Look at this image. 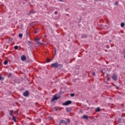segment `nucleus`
<instances>
[{"label": "nucleus", "instance_id": "nucleus-14", "mask_svg": "<svg viewBox=\"0 0 125 125\" xmlns=\"http://www.w3.org/2000/svg\"><path fill=\"white\" fill-rule=\"evenodd\" d=\"M100 111V108L99 107H97L96 109V112H99Z\"/></svg>", "mask_w": 125, "mask_h": 125}, {"label": "nucleus", "instance_id": "nucleus-25", "mask_svg": "<svg viewBox=\"0 0 125 125\" xmlns=\"http://www.w3.org/2000/svg\"><path fill=\"white\" fill-rule=\"evenodd\" d=\"M28 44H31V42L28 41Z\"/></svg>", "mask_w": 125, "mask_h": 125}, {"label": "nucleus", "instance_id": "nucleus-5", "mask_svg": "<svg viewBox=\"0 0 125 125\" xmlns=\"http://www.w3.org/2000/svg\"><path fill=\"white\" fill-rule=\"evenodd\" d=\"M21 61H25V60L27 59V57H26V56L24 55H23L21 57Z\"/></svg>", "mask_w": 125, "mask_h": 125}, {"label": "nucleus", "instance_id": "nucleus-18", "mask_svg": "<svg viewBox=\"0 0 125 125\" xmlns=\"http://www.w3.org/2000/svg\"><path fill=\"white\" fill-rule=\"evenodd\" d=\"M33 13H35V11H31L29 14H33Z\"/></svg>", "mask_w": 125, "mask_h": 125}, {"label": "nucleus", "instance_id": "nucleus-17", "mask_svg": "<svg viewBox=\"0 0 125 125\" xmlns=\"http://www.w3.org/2000/svg\"><path fill=\"white\" fill-rule=\"evenodd\" d=\"M14 49H16V50L18 49V46H17V45L15 46H14Z\"/></svg>", "mask_w": 125, "mask_h": 125}, {"label": "nucleus", "instance_id": "nucleus-13", "mask_svg": "<svg viewBox=\"0 0 125 125\" xmlns=\"http://www.w3.org/2000/svg\"><path fill=\"white\" fill-rule=\"evenodd\" d=\"M3 80H4L3 77H2L1 75H0V81H3Z\"/></svg>", "mask_w": 125, "mask_h": 125}, {"label": "nucleus", "instance_id": "nucleus-29", "mask_svg": "<svg viewBox=\"0 0 125 125\" xmlns=\"http://www.w3.org/2000/svg\"><path fill=\"white\" fill-rule=\"evenodd\" d=\"M37 31L35 32V34H37Z\"/></svg>", "mask_w": 125, "mask_h": 125}, {"label": "nucleus", "instance_id": "nucleus-1", "mask_svg": "<svg viewBox=\"0 0 125 125\" xmlns=\"http://www.w3.org/2000/svg\"><path fill=\"white\" fill-rule=\"evenodd\" d=\"M60 66H62V65L58 64V62H57L51 64V67H52L53 68H57Z\"/></svg>", "mask_w": 125, "mask_h": 125}, {"label": "nucleus", "instance_id": "nucleus-9", "mask_svg": "<svg viewBox=\"0 0 125 125\" xmlns=\"http://www.w3.org/2000/svg\"><path fill=\"white\" fill-rule=\"evenodd\" d=\"M83 119H84L85 120H88V116L86 115H84L83 116Z\"/></svg>", "mask_w": 125, "mask_h": 125}, {"label": "nucleus", "instance_id": "nucleus-19", "mask_svg": "<svg viewBox=\"0 0 125 125\" xmlns=\"http://www.w3.org/2000/svg\"><path fill=\"white\" fill-rule=\"evenodd\" d=\"M70 96H71V97H74V96H75V94H71Z\"/></svg>", "mask_w": 125, "mask_h": 125}, {"label": "nucleus", "instance_id": "nucleus-22", "mask_svg": "<svg viewBox=\"0 0 125 125\" xmlns=\"http://www.w3.org/2000/svg\"><path fill=\"white\" fill-rule=\"evenodd\" d=\"M46 61H47V62H50V60H49V58L47 59Z\"/></svg>", "mask_w": 125, "mask_h": 125}, {"label": "nucleus", "instance_id": "nucleus-8", "mask_svg": "<svg viewBox=\"0 0 125 125\" xmlns=\"http://www.w3.org/2000/svg\"><path fill=\"white\" fill-rule=\"evenodd\" d=\"M61 125H67V123H66V121L65 120H61Z\"/></svg>", "mask_w": 125, "mask_h": 125}, {"label": "nucleus", "instance_id": "nucleus-21", "mask_svg": "<svg viewBox=\"0 0 125 125\" xmlns=\"http://www.w3.org/2000/svg\"><path fill=\"white\" fill-rule=\"evenodd\" d=\"M122 54H124V55H125V50H123V51L122 52Z\"/></svg>", "mask_w": 125, "mask_h": 125}, {"label": "nucleus", "instance_id": "nucleus-23", "mask_svg": "<svg viewBox=\"0 0 125 125\" xmlns=\"http://www.w3.org/2000/svg\"><path fill=\"white\" fill-rule=\"evenodd\" d=\"M92 76H95V72H93L92 73Z\"/></svg>", "mask_w": 125, "mask_h": 125}, {"label": "nucleus", "instance_id": "nucleus-26", "mask_svg": "<svg viewBox=\"0 0 125 125\" xmlns=\"http://www.w3.org/2000/svg\"><path fill=\"white\" fill-rule=\"evenodd\" d=\"M108 81H110V78H107V79Z\"/></svg>", "mask_w": 125, "mask_h": 125}, {"label": "nucleus", "instance_id": "nucleus-15", "mask_svg": "<svg viewBox=\"0 0 125 125\" xmlns=\"http://www.w3.org/2000/svg\"><path fill=\"white\" fill-rule=\"evenodd\" d=\"M19 38H22L23 37V34H19Z\"/></svg>", "mask_w": 125, "mask_h": 125}, {"label": "nucleus", "instance_id": "nucleus-20", "mask_svg": "<svg viewBox=\"0 0 125 125\" xmlns=\"http://www.w3.org/2000/svg\"><path fill=\"white\" fill-rule=\"evenodd\" d=\"M114 4H115V5H118V1L115 2Z\"/></svg>", "mask_w": 125, "mask_h": 125}, {"label": "nucleus", "instance_id": "nucleus-24", "mask_svg": "<svg viewBox=\"0 0 125 125\" xmlns=\"http://www.w3.org/2000/svg\"><path fill=\"white\" fill-rule=\"evenodd\" d=\"M57 13H58V12H57V11H55V12H54V14H57Z\"/></svg>", "mask_w": 125, "mask_h": 125}, {"label": "nucleus", "instance_id": "nucleus-6", "mask_svg": "<svg viewBox=\"0 0 125 125\" xmlns=\"http://www.w3.org/2000/svg\"><path fill=\"white\" fill-rule=\"evenodd\" d=\"M59 99V97L57 95H55L54 97L52 99L51 101H54V100H57V99Z\"/></svg>", "mask_w": 125, "mask_h": 125}, {"label": "nucleus", "instance_id": "nucleus-32", "mask_svg": "<svg viewBox=\"0 0 125 125\" xmlns=\"http://www.w3.org/2000/svg\"><path fill=\"white\" fill-rule=\"evenodd\" d=\"M105 51H106H106H107V50H105Z\"/></svg>", "mask_w": 125, "mask_h": 125}, {"label": "nucleus", "instance_id": "nucleus-3", "mask_svg": "<svg viewBox=\"0 0 125 125\" xmlns=\"http://www.w3.org/2000/svg\"><path fill=\"white\" fill-rule=\"evenodd\" d=\"M29 91H25L23 93V96H25V97H28V96H29Z\"/></svg>", "mask_w": 125, "mask_h": 125}, {"label": "nucleus", "instance_id": "nucleus-30", "mask_svg": "<svg viewBox=\"0 0 125 125\" xmlns=\"http://www.w3.org/2000/svg\"><path fill=\"white\" fill-rule=\"evenodd\" d=\"M84 37H85V35H84L82 38H84Z\"/></svg>", "mask_w": 125, "mask_h": 125}, {"label": "nucleus", "instance_id": "nucleus-10", "mask_svg": "<svg viewBox=\"0 0 125 125\" xmlns=\"http://www.w3.org/2000/svg\"><path fill=\"white\" fill-rule=\"evenodd\" d=\"M12 117L14 122H15V123H17V121L16 120V118H15V117L14 116H13Z\"/></svg>", "mask_w": 125, "mask_h": 125}, {"label": "nucleus", "instance_id": "nucleus-33", "mask_svg": "<svg viewBox=\"0 0 125 125\" xmlns=\"http://www.w3.org/2000/svg\"><path fill=\"white\" fill-rule=\"evenodd\" d=\"M95 0V1H96V0Z\"/></svg>", "mask_w": 125, "mask_h": 125}, {"label": "nucleus", "instance_id": "nucleus-2", "mask_svg": "<svg viewBox=\"0 0 125 125\" xmlns=\"http://www.w3.org/2000/svg\"><path fill=\"white\" fill-rule=\"evenodd\" d=\"M70 104H72V101H67L65 103H62L63 106H68Z\"/></svg>", "mask_w": 125, "mask_h": 125}, {"label": "nucleus", "instance_id": "nucleus-7", "mask_svg": "<svg viewBox=\"0 0 125 125\" xmlns=\"http://www.w3.org/2000/svg\"><path fill=\"white\" fill-rule=\"evenodd\" d=\"M112 78L114 81H117V80H118V77L116 75H115V74L113 75V76H112Z\"/></svg>", "mask_w": 125, "mask_h": 125}, {"label": "nucleus", "instance_id": "nucleus-28", "mask_svg": "<svg viewBox=\"0 0 125 125\" xmlns=\"http://www.w3.org/2000/svg\"><path fill=\"white\" fill-rule=\"evenodd\" d=\"M55 53H56V49L55 50Z\"/></svg>", "mask_w": 125, "mask_h": 125}, {"label": "nucleus", "instance_id": "nucleus-16", "mask_svg": "<svg viewBox=\"0 0 125 125\" xmlns=\"http://www.w3.org/2000/svg\"><path fill=\"white\" fill-rule=\"evenodd\" d=\"M125 26V23L122 22L121 24V27H124Z\"/></svg>", "mask_w": 125, "mask_h": 125}, {"label": "nucleus", "instance_id": "nucleus-12", "mask_svg": "<svg viewBox=\"0 0 125 125\" xmlns=\"http://www.w3.org/2000/svg\"><path fill=\"white\" fill-rule=\"evenodd\" d=\"M8 63V61H7V60H5L4 61L3 64L4 65H7Z\"/></svg>", "mask_w": 125, "mask_h": 125}, {"label": "nucleus", "instance_id": "nucleus-31", "mask_svg": "<svg viewBox=\"0 0 125 125\" xmlns=\"http://www.w3.org/2000/svg\"><path fill=\"white\" fill-rule=\"evenodd\" d=\"M56 110L57 111V108L55 107Z\"/></svg>", "mask_w": 125, "mask_h": 125}, {"label": "nucleus", "instance_id": "nucleus-11", "mask_svg": "<svg viewBox=\"0 0 125 125\" xmlns=\"http://www.w3.org/2000/svg\"><path fill=\"white\" fill-rule=\"evenodd\" d=\"M10 116H11V117L13 116V110H10Z\"/></svg>", "mask_w": 125, "mask_h": 125}, {"label": "nucleus", "instance_id": "nucleus-4", "mask_svg": "<svg viewBox=\"0 0 125 125\" xmlns=\"http://www.w3.org/2000/svg\"><path fill=\"white\" fill-rule=\"evenodd\" d=\"M40 40V38H35V42H37V44H42V42H39Z\"/></svg>", "mask_w": 125, "mask_h": 125}, {"label": "nucleus", "instance_id": "nucleus-27", "mask_svg": "<svg viewBox=\"0 0 125 125\" xmlns=\"http://www.w3.org/2000/svg\"><path fill=\"white\" fill-rule=\"evenodd\" d=\"M59 1H63V0H59Z\"/></svg>", "mask_w": 125, "mask_h": 125}]
</instances>
